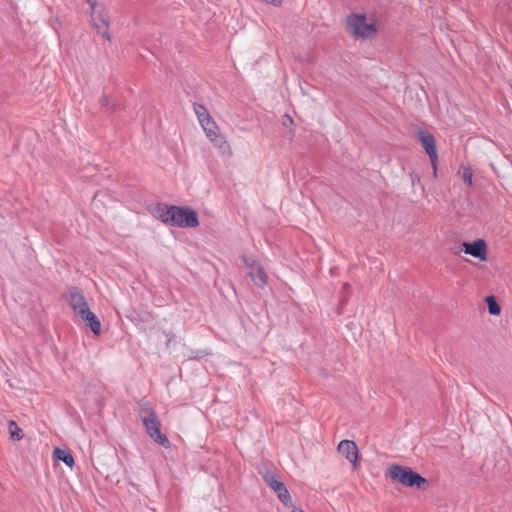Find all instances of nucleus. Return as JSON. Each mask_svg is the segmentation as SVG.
I'll list each match as a JSON object with an SVG mask.
<instances>
[{"instance_id": "obj_2", "label": "nucleus", "mask_w": 512, "mask_h": 512, "mask_svg": "<svg viewBox=\"0 0 512 512\" xmlns=\"http://www.w3.org/2000/svg\"><path fill=\"white\" fill-rule=\"evenodd\" d=\"M385 473L394 483H398L404 487L426 489L428 486L427 479L408 466L399 464L389 465Z\"/></svg>"}, {"instance_id": "obj_1", "label": "nucleus", "mask_w": 512, "mask_h": 512, "mask_svg": "<svg viewBox=\"0 0 512 512\" xmlns=\"http://www.w3.org/2000/svg\"><path fill=\"white\" fill-rule=\"evenodd\" d=\"M154 215L164 224L179 228H197L200 224L198 213L189 207L160 205Z\"/></svg>"}, {"instance_id": "obj_5", "label": "nucleus", "mask_w": 512, "mask_h": 512, "mask_svg": "<svg viewBox=\"0 0 512 512\" xmlns=\"http://www.w3.org/2000/svg\"><path fill=\"white\" fill-rule=\"evenodd\" d=\"M198 118L206 133V136L213 143V145L219 148L222 152H228L230 150V146L210 116L205 112H198Z\"/></svg>"}, {"instance_id": "obj_6", "label": "nucleus", "mask_w": 512, "mask_h": 512, "mask_svg": "<svg viewBox=\"0 0 512 512\" xmlns=\"http://www.w3.org/2000/svg\"><path fill=\"white\" fill-rule=\"evenodd\" d=\"M142 422L146 428L148 435L158 444L165 448L170 447V441L162 434L160 421L154 411H146L141 415Z\"/></svg>"}, {"instance_id": "obj_7", "label": "nucleus", "mask_w": 512, "mask_h": 512, "mask_svg": "<svg viewBox=\"0 0 512 512\" xmlns=\"http://www.w3.org/2000/svg\"><path fill=\"white\" fill-rule=\"evenodd\" d=\"M265 483L274 491L278 500L286 507H294L292 496L286 485L273 472H267L263 476Z\"/></svg>"}, {"instance_id": "obj_15", "label": "nucleus", "mask_w": 512, "mask_h": 512, "mask_svg": "<svg viewBox=\"0 0 512 512\" xmlns=\"http://www.w3.org/2000/svg\"><path fill=\"white\" fill-rule=\"evenodd\" d=\"M457 175L466 185L473 186V170L468 164L462 163L458 168Z\"/></svg>"}, {"instance_id": "obj_18", "label": "nucleus", "mask_w": 512, "mask_h": 512, "mask_svg": "<svg viewBox=\"0 0 512 512\" xmlns=\"http://www.w3.org/2000/svg\"><path fill=\"white\" fill-rule=\"evenodd\" d=\"M430 164L433 170V177L437 178V169H438V155H435L433 157H429Z\"/></svg>"}, {"instance_id": "obj_14", "label": "nucleus", "mask_w": 512, "mask_h": 512, "mask_svg": "<svg viewBox=\"0 0 512 512\" xmlns=\"http://www.w3.org/2000/svg\"><path fill=\"white\" fill-rule=\"evenodd\" d=\"M53 458L55 460H59V461H63L69 468H73L74 467V458L72 456V454L67 451V450H63L61 448H55L53 450Z\"/></svg>"}, {"instance_id": "obj_19", "label": "nucleus", "mask_w": 512, "mask_h": 512, "mask_svg": "<svg viewBox=\"0 0 512 512\" xmlns=\"http://www.w3.org/2000/svg\"><path fill=\"white\" fill-rule=\"evenodd\" d=\"M282 124L286 127L293 126L294 125L293 118L288 114L284 115L282 118Z\"/></svg>"}, {"instance_id": "obj_21", "label": "nucleus", "mask_w": 512, "mask_h": 512, "mask_svg": "<svg viewBox=\"0 0 512 512\" xmlns=\"http://www.w3.org/2000/svg\"><path fill=\"white\" fill-rule=\"evenodd\" d=\"M291 512H305V511L297 506H294L291 508Z\"/></svg>"}, {"instance_id": "obj_11", "label": "nucleus", "mask_w": 512, "mask_h": 512, "mask_svg": "<svg viewBox=\"0 0 512 512\" xmlns=\"http://www.w3.org/2000/svg\"><path fill=\"white\" fill-rule=\"evenodd\" d=\"M67 301L76 315H81L89 308V304L81 291L72 289L69 291Z\"/></svg>"}, {"instance_id": "obj_17", "label": "nucleus", "mask_w": 512, "mask_h": 512, "mask_svg": "<svg viewBox=\"0 0 512 512\" xmlns=\"http://www.w3.org/2000/svg\"><path fill=\"white\" fill-rule=\"evenodd\" d=\"M485 302L488 307V311L491 315L498 316L501 313V307L498 304L495 296L489 295L485 297Z\"/></svg>"}, {"instance_id": "obj_16", "label": "nucleus", "mask_w": 512, "mask_h": 512, "mask_svg": "<svg viewBox=\"0 0 512 512\" xmlns=\"http://www.w3.org/2000/svg\"><path fill=\"white\" fill-rule=\"evenodd\" d=\"M8 433L10 438L14 441H20L24 437L22 429L13 420L8 423Z\"/></svg>"}, {"instance_id": "obj_20", "label": "nucleus", "mask_w": 512, "mask_h": 512, "mask_svg": "<svg viewBox=\"0 0 512 512\" xmlns=\"http://www.w3.org/2000/svg\"><path fill=\"white\" fill-rule=\"evenodd\" d=\"M265 4L274 6V7H281L283 5L284 0H261Z\"/></svg>"}, {"instance_id": "obj_9", "label": "nucleus", "mask_w": 512, "mask_h": 512, "mask_svg": "<svg viewBox=\"0 0 512 512\" xmlns=\"http://www.w3.org/2000/svg\"><path fill=\"white\" fill-rule=\"evenodd\" d=\"M242 261L252 281L257 286L264 287L267 283V274L258 260L251 255H244Z\"/></svg>"}, {"instance_id": "obj_8", "label": "nucleus", "mask_w": 512, "mask_h": 512, "mask_svg": "<svg viewBox=\"0 0 512 512\" xmlns=\"http://www.w3.org/2000/svg\"><path fill=\"white\" fill-rule=\"evenodd\" d=\"M460 252H464L465 254H468L481 262H486L488 260V244L484 239L481 238H478L472 242L460 243L459 251L455 253L459 254Z\"/></svg>"}, {"instance_id": "obj_13", "label": "nucleus", "mask_w": 512, "mask_h": 512, "mask_svg": "<svg viewBox=\"0 0 512 512\" xmlns=\"http://www.w3.org/2000/svg\"><path fill=\"white\" fill-rule=\"evenodd\" d=\"M79 317L85 322V324L95 335H99L101 333V322L95 313L90 309L79 315Z\"/></svg>"}, {"instance_id": "obj_10", "label": "nucleus", "mask_w": 512, "mask_h": 512, "mask_svg": "<svg viewBox=\"0 0 512 512\" xmlns=\"http://www.w3.org/2000/svg\"><path fill=\"white\" fill-rule=\"evenodd\" d=\"M337 452L352 466L353 471L360 467V453L356 443L352 440H342L337 447Z\"/></svg>"}, {"instance_id": "obj_12", "label": "nucleus", "mask_w": 512, "mask_h": 512, "mask_svg": "<svg viewBox=\"0 0 512 512\" xmlns=\"http://www.w3.org/2000/svg\"><path fill=\"white\" fill-rule=\"evenodd\" d=\"M417 139L421 143L423 149L427 153L428 157L438 155L436 148V141L433 135L426 131H419L417 133Z\"/></svg>"}, {"instance_id": "obj_4", "label": "nucleus", "mask_w": 512, "mask_h": 512, "mask_svg": "<svg viewBox=\"0 0 512 512\" xmlns=\"http://www.w3.org/2000/svg\"><path fill=\"white\" fill-rule=\"evenodd\" d=\"M348 32L357 38H372L377 34V28L373 19L363 14H352L346 19Z\"/></svg>"}, {"instance_id": "obj_3", "label": "nucleus", "mask_w": 512, "mask_h": 512, "mask_svg": "<svg viewBox=\"0 0 512 512\" xmlns=\"http://www.w3.org/2000/svg\"><path fill=\"white\" fill-rule=\"evenodd\" d=\"M89 5V21L92 28L103 38L110 40L109 16L101 0H86Z\"/></svg>"}]
</instances>
